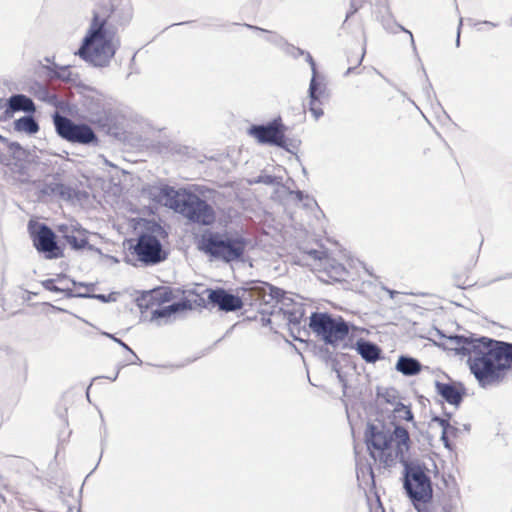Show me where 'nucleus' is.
I'll return each instance as SVG.
<instances>
[{
	"instance_id": "nucleus-17",
	"label": "nucleus",
	"mask_w": 512,
	"mask_h": 512,
	"mask_svg": "<svg viewBox=\"0 0 512 512\" xmlns=\"http://www.w3.org/2000/svg\"><path fill=\"white\" fill-rule=\"evenodd\" d=\"M7 111L33 114L36 106L33 100L24 94H13L7 100Z\"/></svg>"
},
{
	"instance_id": "nucleus-21",
	"label": "nucleus",
	"mask_w": 512,
	"mask_h": 512,
	"mask_svg": "<svg viewBox=\"0 0 512 512\" xmlns=\"http://www.w3.org/2000/svg\"><path fill=\"white\" fill-rule=\"evenodd\" d=\"M322 93L320 84L314 78H311L309 85V98H310V107L309 111L314 116L316 120H318L323 115V109L319 106V97Z\"/></svg>"
},
{
	"instance_id": "nucleus-32",
	"label": "nucleus",
	"mask_w": 512,
	"mask_h": 512,
	"mask_svg": "<svg viewBox=\"0 0 512 512\" xmlns=\"http://www.w3.org/2000/svg\"><path fill=\"white\" fill-rule=\"evenodd\" d=\"M394 412L397 413L398 417L403 420L411 421L413 419V414L410 408L403 403H398L394 409Z\"/></svg>"
},
{
	"instance_id": "nucleus-1",
	"label": "nucleus",
	"mask_w": 512,
	"mask_h": 512,
	"mask_svg": "<svg viewBox=\"0 0 512 512\" xmlns=\"http://www.w3.org/2000/svg\"><path fill=\"white\" fill-rule=\"evenodd\" d=\"M457 355L466 356L478 384L488 388L500 384L512 368V343L488 337L450 336Z\"/></svg>"
},
{
	"instance_id": "nucleus-33",
	"label": "nucleus",
	"mask_w": 512,
	"mask_h": 512,
	"mask_svg": "<svg viewBox=\"0 0 512 512\" xmlns=\"http://www.w3.org/2000/svg\"><path fill=\"white\" fill-rule=\"evenodd\" d=\"M53 196L54 197H58L61 200H66L67 201V200L72 199L73 190L69 186L60 183V185H59V187L57 189V192H55V194Z\"/></svg>"
},
{
	"instance_id": "nucleus-15",
	"label": "nucleus",
	"mask_w": 512,
	"mask_h": 512,
	"mask_svg": "<svg viewBox=\"0 0 512 512\" xmlns=\"http://www.w3.org/2000/svg\"><path fill=\"white\" fill-rule=\"evenodd\" d=\"M9 169L14 179L22 184H28L35 176L36 164L33 159L23 162H10Z\"/></svg>"
},
{
	"instance_id": "nucleus-3",
	"label": "nucleus",
	"mask_w": 512,
	"mask_h": 512,
	"mask_svg": "<svg viewBox=\"0 0 512 512\" xmlns=\"http://www.w3.org/2000/svg\"><path fill=\"white\" fill-rule=\"evenodd\" d=\"M120 46L115 33L107 27V21L94 13L89 29L75 55L97 68L109 66Z\"/></svg>"
},
{
	"instance_id": "nucleus-48",
	"label": "nucleus",
	"mask_w": 512,
	"mask_h": 512,
	"mask_svg": "<svg viewBox=\"0 0 512 512\" xmlns=\"http://www.w3.org/2000/svg\"><path fill=\"white\" fill-rule=\"evenodd\" d=\"M462 22H463V19L460 18L458 28H457V38H456V46L457 47H459V45H460V32H461Z\"/></svg>"
},
{
	"instance_id": "nucleus-54",
	"label": "nucleus",
	"mask_w": 512,
	"mask_h": 512,
	"mask_svg": "<svg viewBox=\"0 0 512 512\" xmlns=\"http://www.w3.org/2000/svg\"><path fill=\"white\" fill-rule=\"evenodd\" d=\"M355 67H349L347 69V71L345 72V76L349 75L350 73H352L354 71Z\"/></svg>"
},
{
	"instance_id": "nucleus-19",
	"label": "nucleus",
	"mask_w": 512,
	"mask_h": 512,
	"mask_svg": "<svg viewBox=\"0 0 512 512\" xmlns=\"http://www.w3.org/2000/svg\"><path fill=\"white\" fill-rule=\"evenodd\" d=\"M191 307L188 301L174 302L170 305L157 308L152 311V320L169 319L171 316L176 315L179 312L187 310Z\"/></svg>"
},
{
	"instance_id": "nucleus-28",
	"label": "nucleus",
	"mask_w": 512,
	"mask_h": 512,
	"mask_svg": "<svg viewBox=\"0 0 512 512\" xmlns=\"http://www.w3.org/2000/svg\"><path fill=\"white\" fill-rule=\"evenodd\" d=\"M8 152L12 157V162H23L33 159V154L23 148L18 142H8Z\"/></svg>"
},
{
	"instance_id": "nucleus-27",
	"label": "nucleus",
	"mask_w": 512,
	"mask_h": 512,
	"mask_svg": "<svg viewBox=\"0 0 512 512\" xmlns=\"http://www.w3.org/2000/svg\"><path fill=\"white\" fill-rule=\"evenodd\" d=\"M290 329L298 328L303 317L304 308L301 304H295L292 308L282 309Z\"/></svg>"
},
{
	"instance_id": "nucleus-29",
	"label": "nucleus",
	"mask_w": 512,
	"mask_h": 512,
	"mask_svg": "<svg viewBox=\"0 0 512 512\" xmlns=\"http://www.w3.org/2000/svg\"><path fill=\"white\" fill-rule=\"evenodd\" d=\"M382 26L387 32H389L391 34H396L398 31H403V32L407 33L409 35L410 43H411L413 50L414 51L416 50L414 37H413V34L411 33V31L407 30L406 28H404L402 25L398 24L394 20H382Z\"/></svg>"
},
{
	"instance_id": "nucleus-55",
	"label": "nucleus",
	"mask_w": 512,
	"mask_h": 512,
	"mask_svg": "<svg viewBox=\"0 0 512 512\" xmlns=\"http://www.w3.org/2000/svg\"><path fill=\"white\" fill-rule=\"evenodd\" d=\"M386 290H387V292L389 293V295H390V297H391V298H394V295L397 293V292H396V291H394V290H389V289H386Z\"/></svg>"
},
{
	"instance_id": "nucleus-2",
	"label": "nucleus",
	"mask_w": 512,
	"mask_h": 512,
	"mask_svg": "<svg viewBox=\"0 0 512 512\" xmlns=\"http://www.w3.org/2000/svg\"><path fill=\"white\" fill-rule=\"evenodd\" d=\"M151 195L156 202L182 215L191 223L211 226L216 221V212L212 205L185 188L175 189L162 185L154 188Z\"/></svg>"
},
{
	"instance_id": "nucleus-46",
	"label": "nucleus",
	"mask_w": 512,
	"mask_h": 512,
	"mask_svg": "<svg viewBox=\"0 0 512 512\" xmlns=\"http://www.w3.org/2000/svg\"><path fill=\"white\" fill-rule=\"evenodd\" d=\"M67 282H71L73 286L79 285V286H83V287H87V288H88V287H90V288H93V287H94V285H93V284H85V283H82V282L77 283L76 281H74V280H68L67 278H66V281H64V282H60V283H61V285H62V286H68V285H67Z\"/></svg>"
},
{
	"instance_id": "nucleus-60",
	"label": "nucleus",
	"mask_w": 512,
	"mask_h": 512,
	"mask_svg": "<svg viewBox=\"0 0 512 512\" xmlns=\"http://www.w3.org/2000/svg\"><path fill=\"white\" fill-rule=\"evenodd\" d=\"M445 512H449V511H447V510L445 509Z\"/></svg>"
},
{
	"instance_id": "nucleus-9",
	"label": "nucleus",
	"mask_w": 512,
	"mask_h": 512,
	"mask_svg": "<svg viewBox=\"0 0 512 512\" xmlns=\"http://www.w3.org/2000/svg\"><path fill=\"white\" fill-rule=\"evenodd\" d=\"M286 131L287 127L282 123L281 118L278 117L267 124L252 125L248 129V134L261 144L277 146L291 152L285 137Z\"/></svg>"
},
{
	"instance_id": "nucleus-4",
	"label": "nucleus",
	"mask_w": 512,
	"mask_h": 512,
	"mask_svg": "<svg viewBox=\"0 0 512 512\" xmlns=\"http://www.w3.org/2000/svg\"><path fill=\"white\" fill-rule=\"evenodd\" d=\"M248 240L237 233L206 230L200 236L197 247L211 259L224 263L243 260Z\"/></svg>"
},
{
	"instance_id": "nucleus-26",
	"label": "nucleus",
	"mask_w": 512,
	"mask_h": 512,
	"mask_svg": "<svg viewBox=\"0 0 512 512\" xmlns=\"http://www.w3.org/2000/svg\"><path fill=\"white\" fill-rule=\"evenodd\" d=\"M64 238L66 242L75 250H80L85 247L90 250L94 249L92 245H89L84 231L77 230L76 232L72 231L71 233L66 232L64 234Z\"/></svg>"
},
{
	"instance_id": "nucleus-7",
	"label": "nucleus",
	"mask_w": 512,
	"mask_h": 512,
	"mask_svg": "<svg viewBox=\"0 0 512 512\" xmlns=\"http://www.w3.org/2000/svg\"><path fill=\"white\" fill-rule=\"evenodd\" d=\"M53 122L57 134L64 140L81 144L96 145L98 137L94 130L85 123H75L70 118L55 113Z\"/></svg>"
},
{
	"instance_id": "nucleus-13",
	"label": "nucleus",
	"mask_w": 512,
	"mask_h": 512,
	"mask_svg": "<svg viewBox=\"0 0 512 512\" xmlns=\"http://www.w3.org/2000/svg\"><path fill=\"white\" fill-rule=\"evenodd\" d=\"M245 293L251 296V300L257 301L260 304L273 307L284 296V291L266 282L252 283L245 289Z\"/></svg>"
},
{
	"instance_id": "nucleus-35",
	"label": "nucleus",
	"mask_w": 512,
	"mask_h": 512,
	"mask_svg": "<svg viewBox=\"0 0 512 512\" xmlns=\"http://www.w3.org/2000/svg\"><path fill=\"white\" fill-rule=\"evenodd\" d=\"M280 180V178L273 175L261 174L253 181V183H261L265 185H278L280 183Z\"/></svg>"
},
{
	"instance_id": "nucleus-11",
	"label": "nucleus",
	"mask_w": 512,
	"mask_h": 512,
	"mask_svg": "<svg viewBox=\"0 0 512 512\" xmlns=\"http://www.w3.org/2000/svg\"><path fill=\"white\" fill-rule=\"evenodd\" d=\"M34 247L43 253L47 259H57L62 256L56 241V235L46 224H40L37 230L31 232Z\"/></svg>"
},
{
	"instance_id": "nucleus-61",
	"label": "nucleus",
	"mask_w": 512,
	"mask_h": 512,
	"mask_svg": "<svg viewBox=\"0 0 512 512\" xmlns=\"http://www.w3.org/2000/svg\"><path fill=\"white\" fill-rule=\"evenodd\" d=\"M511 23H512V18H511Z\"/></svg>"
},
{
	"instance_id": "nucleus-8",
	"label": "nucleus",
	"mask_w": 512,
	"mask_h": 512,
	"mask_svg": "<svg viewBox=\"0 0 512 512\" xmlns=\"http://www.w3.org/2000/svg\"><path fill=\"white\" fill-rule=\"evenodd\" d=\"M395 446H391L387 450H381L376 453L377 460L385 468H391L400 462L405 468V464H410L408 460V452L410 450V437L408 431L402 426L394 428Z\"/></svg>"
},
{
	"instance_id": "nucleus-39",
	"label": "nucleus",
	"mask_w": 512,
	"mask_h": 512,
	"mask_svg": "<svg viewBox=\"0 0 512 512\" xmlns=\"http://www.w3.org/2000/svg\"><path fill=\"white\" fill-rule=\"evenodd\" d=\"M305 57H306V61L309 63V65L311 67L312 78L317 80L316 79L317 78L316 64H315V61H314L313 57L311 56V54L309 52H306Z\"/></svg>"
},
{
	"instance_id": "nucleus-52",
	"label": "nucleus",
	"mask_w": 512,
	"mask_h": 512,
	"mask_svg": "<svg viewBox=\"0 0 512 512\" xmlns=\"http://www.w3.org/2000/svg\"><path fill=\"white\" fill-rule=\"evenodd\" d=\"M507 278H512V274H507L505 276L498 277L494 281H500V280L507 279Z\"/></svg>"
},
{
	"instance_id": "nucleus-20",
	"label": "nucleus",
	"mask_w": 512,
	"mask_h": 512,
	"mask_svg": "<svg viewBox=\"0 0 512 512\" xmlns=\"http://www.w3.org/2000/svg\"><path fill=\"white\" fill-rule=\"evenodd\" d=\"M395 369L405 376H414L420 373L422 365L416 358L402 355L398 358Z\"/></svg>"
},
{
	"instance_id": "nucleus-12",
	"label": "nucleus",
	"mask_w": 512,
	"mask_h": 512,
	"mask_svg": "<svg viewBox=\"0 0 512 512\" xmlns=\"http://www.w3.org/2000/svg\"><path fill=\"white\" fill-rule=\"evenodd\" d=\"M365 442L370 456L376 461V452L387 450L395 442L394 431L391 433L382 424H368L365 431Z\"/></svg>"
},
{
	"instance_id": "nucleus-53",
	"label": "nucleus",
	"mask_w": 512,
	"mask_h": 512,
	"mask_svg": "<svg viewBox=\"0 0 512 512\" xmlns=\"http://www.w3.org/2000/svg\"><path fill=\"white\" fill-rule=\"evenodd\" d=\"M118 374H119V370H117V372L112 377H106V378L110 379L111 381H115L118 377Z\"/></svg>"
},
{
	"instance_id": "nucleus-16",
	"label": "nucleus",
	"mask_w": 512,
	"mask_h": 512,
	"mask_svg": "<svg viewBox=\"0 0 512 512\" xmlns=\"http://www.w3.org/2000/svg\"><path fill=\"white\" fill-rule=\"evenodd\" d=\"M435 387L437 393L449 404L458 406L462 402L464 391L455 385L436 381Z\"/></svg>"
},
{
	"instance_id": "nucleus-6",
	"label": "nucleus",
	"mask_w": 512,
	"mask_h": 512,
	"mask_svg": "<svg viewBox=\"0 0 512 512\" xmlns=\"http://www.w3.org/2000/svg\"><path fill=\"white\" fill-rule=\"evenodd\" d=\"M309 327L326 344L336 345L343 341L348 333L349 326L341 317H332L328 313L313 312L309 317Z\"/></svg>"
},
{
	"instance_id": "nucleus-44",
	"label": "nucleus",
	"mask_w": 512,
	"mask_h": 512,
	"mask_svg": "<svg viewBox=\"0 0 512 512\" xmlns=\"http://www.w3.org/2000/svg\"><path fill=\"white\" fill-rule=\"evenodd\" d=\"M307 254L313 259L321 260L324 252L316 249H311L307 252Z\"/></svg>"
},
{
	"instance_id": "nucleus-51",
	"label": "nucleus",
	"mask_w": 512,
	"mask_h": 512,
	"mask_svg": "<svg viewBox=\"0 0 512 512\" xmlns=\"http://www.w3.org/2000/svg\"><path fill=\"white\" fill-rule=\"evenodd\" d=\"M481 23H482V24H485V25H488V26H490V27H496V26H497V24H496V23L491 22V21H483V22H481Z\"/></svg>"
},
{
	"instance_id": "nucleus-37",
	"label": "nucleus",
	"mask_w": 512,
	"mask_h": 512,
	"mask_svg": "<svg viewBox=\"0 0 512 512\" xmlns=\"http://www.w3.org/2000/svg\"><path fill=\"white\" fill-rule=\"evenodd\" d=\"M105 336L111 338L113 341H115L116 343H118L121 347H123L124 349H126L127 351H129L132 355V357H135V359L139 362V363H142V361L139 359V357L133 352V350L126 344L124 343L121 339H118L116 338L115 336L109 334V333H103Z\"/></svg>"
},
{
	"instance_id": "nucleus-30",
	"label": "nucleus",
	"mask_w": 512,
	"mask_h": 512,
	"mask_svg": "<svg viewBox=\"0 0 512 512\" xmlns=\"http://www.w3.org/2000/svg\"><path fill=\"white\" fill-rule=\"evenodd\" d=\"M245 26L247 28H249V29H252V30H255V31H261V32H265V33L269 34V36H267L265 39H266V41H268L270 43H273V44L278 45V46H280V45L285 43L284 38L281 35L277 34V33H273L271 31H268V30H265V29L260 28L258 26H253V25H250V24H246Z\"/></svg>"
},
{
	"instance_id": "nucleus-40",
	"label": "nucleus",
	"mask_w": 512,
	"mask_h": 512,
	"mask_svg": "<svg viewBox=\"0 0 512 512\" xmlns=\"http://www.w3.org/2000/svg\"><path fill=\"white\" fill-rule=\"evenodd\" d=\"M75 297H79V298H95V299H99L101 301H106V296L103 295V294H88V293H76Z\"/></svg>"
},
{
	"instance_id": "nucleus-10",
	"label": "nucleus",
	"mask_w": 512,
	"mask_h": 512,
	"mask_svg": "<svg viewBox=\"0 0 512 512\" xmlns=\"http://www.w3.org/2000/svg\"><path fill=\"white\" fill-rule=\"evenodd\" d=\"M134 254L138 260L145 265H155L167 258L160 240L151 234L144 233L138 237L133 247Z\"/></svg>"
},
{
	"instance_id": "nucleus-14",
	"label": "nucleus",
	"mask_w": 512,
	"mask_h": 512,
	"mask_svg": "<svg viewBox=\"0 0 512 512\" xmlns=\"http://www.w3.org/2000/svg\"><path fill=\"white\" fill-rule=\"evenodd\" d=\"M208 300L213 306H216L219 310L225 312L240 310L244 304L241 297L234 295L223 288L208 290Z\"/></svg>"
},
{
	"instance_id": "nucleus-43",
	"label": "nucleus",
	"mask_w": 512,
	"mask_h": 512,
	"mask_svg": "<svg viewBox=\"0 0 512 512\" xmlns=\"http://www.w3.org/2000/svg\"><path fill=\"white\" fill-rule=\"evenodd\" d=\"M333 273L336 277H344L347 272L343 265L338 264L337 266L333 267Z\"/></svg>"
},
{
	"instance_id": "nucleus-49",
	"label": "nucleus",
	"mask_w": 512,
	"mask_h": 512,
	"mask_svg": "<svg viewBox=\"0 0 512 512\" xmlns=\"http://www.w3.org/2000/svg\"><path fill=\"white\" fill-rule=\"evenodd\" d=\"M69 71L67 68H64L57 74V77L63 80H68Z\"/></svg>"
},
{
	"instance_id": "nucleus-57",
	"label": "nucleus",
	"mask_w": 512,
	"mask_h": 512,
	"mask_svg": "<svg viewBox=\"0 0 512 512\" xmlns=\"http://www.w3.org/2000/svg\"><path fill=\"white\" fill-rule=\"evenodd\" d=\"M0 141L6 143L8 145V142H10L8 139L0 135Z\"/></svg>"
},
{
	"instance_id": "nucleus-34",
	"label": "nucleus",
	"mask_w": 512,
	"mask_h": 512,
	"mask_svg": "<svg viewBox=\"0 0 512 512\" xmlns=\"http://www.w3.org/2000/svg\"><path fill=\"white\" fill-rule=\"evenodd\" d=\"M59 185H60V182H57L55 180L46 181V182H44L43 186L41 187L40 192L46 196H53L55 194V192H57Z\"/></svg>"
},
{
	"instance_id": "nucleus-36",
	"label": "nucleus",
	"mask_w": 512,
	"mask_h": 512,
	"mask_svg": "<svg viewBox=\"0 0 512 512\" xmlns=\"http://www.w3.org/2000/svg\"><path fill=\"white\" fill-rule=\"evenodd\" d=\"M364 7V0H350V9L346 15V19H349L352 15H354L359 9Z\"/></svg>"
},
{
	"instance_id": "nucleus-56",
	"label": "nucleus",
	"mask_w": 512,
	"mask_h": 512,
	"mask_svg": "<svg viewBox=\"0 0 512 512\" xmlns=\"http://www.w3.org/2000/svg\"><path fill=\"white\" fill-rule=\"evenodd\" d=\"M364 55H365V48H363V51H362L361 57H360V59L358 61V64H361V62H362V60L364 58Z\"/></svg>"
},
{
	"instance_id": "nucleus-5",
	"label": "nucleus",
	"mask_w": 512,
	"mask_h": 512,
	"mask_svg": "<svg viewBox=\"0 0 512 512\" xmlns=\"http://www.w3.org/2000/svg\"><path fill=\"white\" fill-rule=\"evenodd\" d=\"M403 488L414 508L418 512H422V507L429 503L433 497L429 469L418 462L405 464Z\"/></svg>"
},
{
	"instance_id": "nucleus-50",
	"label": "nucleus",
	"mask_w": 512,
	"mask_h": 512,
	"mask_svg": "<svg viewBox=\"0 0 512 512\" xmlns=\"http://www.w3.org/2000/svg\"><path fill=\"white\" fill-rule=\"evenodd\" d=\"M431 91H432L431 84H429L426 88H424V93L427 96V98H430Z\"/></svg>"
},
{
	"instance_id": "nucleus-58",
	"label": "nucleus",
	"mask_w": 512,
	"mask_h": 512,
	"mask_svg": "<svg viewBox=\"0 0 512 512\" xmlns=\"http://www.w3.org/2000/svg\"><path fill=\"white\" fill-rule=\"evenodd\" d=\"M129 364H140L136 359L135 357L132 358V360H129L128 362Z\"/></svg>"
},
{
	"instance_id": "nucleus-24",
	"label": "nucleus",
	"mask_w": 512,
	"mask_h": 512,
	"mask_svg": "<svg viewBox=\"0 0 512 512\" xmlns=\"http://www.w3.org/2000/svg\"><path fill=\"white\" fill-rule=\"evenodd\" d=\"M111 14L112 17L115 20H117L119 24H127L132 19L133 15V8L131 2L129 0H125L122 2L120 7H114L112 5Z\"/></svg>"
},
{
	"instance_id": "nucleus-47",
	"label": "nucleus",
	"mask_w": 512,
	"mask_h": 512,
	"mask_svg": "<svg viewBox=\"0 0 512 512\" xmlns=\"http://www.w3.org/2000/svg\"><path fill=\"white\" fill-rule=\"evenodd\" d=\"M290 195H294L297 201L301 202L304 198H308L307 195L304 194V192L297 190V191H290Z\"/></svg>"
},
{
	"instance_id": "nucleus-23",
	"label": "nucleus",
	"mask_w": 512,
	"mask_h": 512,
	"mask_svg": "<svg viewBox=\"0 0 512 512\" xmlns=\"http://www.w3.org/2000/svg\"><path fill=\"white\" fill-rule=\"evenodd\" d=\"M14 130L24 132L28 135L36 134L39 131V124L35 118L29 114L16 119L13 123Z\"/></svg>"
},
{
	"instance_id": "nucleus-22",
	"label": "nucleus",
	"mask_w": 512,
	"mask_h": 512,
	"mask_svg": "<svg viewBox=\"0 0 512 512\" xmlns=\"http://www.w3.org/2000/svg\"><path fill=\"white\" fill-rule=\"evenodd\" d=\"M29 92L40 101L46 102L51 105H55L57 103L56 94L51 92L49 88L44 84L34 82L30 86Z\"/></svg>"
},
{
	"instance_id": "nucleus-41",
	"label": "nucleus",
	"mask_w": 512,
	"mask_h": 512,
	"mask_svg": "<svg viewBox=\"0 0 512 512\" xmlns=\"http://www.w3.org/2000/svg\"><path fill=\"white\" fill-rule=\"evenodd\" d=\"M288 52L291 53L294 57H299V56H305L306 54V51L298 48V47H295L293 45H288Z\"/></svg>"
},
{
	"instance_id": "nucleus-18",
	"label": "nucleus",
	"mask_w": 512,
	"mask_h": 512,
	"mask_svg": "<svg viewBox=\"0 0 512 512\" xmlns=\"http://www.w3.org/2000/svg\"><path fill=\"white\" fill-rule=\"evenodd\" d=\"M356 350L368 363H375L381 356V349L379 346L364 339H360L356 342Z\"/></svg>"
},
{
	"instance_id": "nucleus-25",
	"label": "nucleus",
	"mask_w": 512,
	"mask_h": 512,
	"mask_svg": "<svg viewBox=\"0 0 512 512\" xmlns=\"http://www.w3.org/2000/svg\"><path fill=\"white\" fill-rule=\"evenodd\" d=\"M66 281L65 275H58L57 278L46 279L41 282L42 286L49 291L64 293L67 298L75 297L76 293L72 291L69 286H57L56 282H64Z\"/></svg>"
},
{
	"instance_id": "nucleus-42",
	"label": "nucleus",
	"mask_w": 512,
	"mask_h": 512,
	"mask_svg": "<svg viewBox=\"0 0 512 512\" xmlns=\"http://www.w3.org/2000/svg\"><path fill=\"white\" fill-rule=\"evenodd\" d=\"M449 433L455 434L456 431H453V430H443L442 434H441V440L443 441L444 446L446 448H450V442H449V439H448V434Z\"/></svg>"
},
{
	"instance_id": "nucleus-45",
	"label": "nucleus",
	"mask_w": 512,
	"mask_h": 512,
	"mask_svg": "<svg viewBox=\"0 0 512 512\" xmlns=\"http://www.w3.org/2000/svg\"><path fill=\"white\" fill-rule=\"evenodd\" d=\"M366 3L371 6H387V0H364V5Z\"/></svg>"
},
{
	"instance_id": "nucleus-38",
	"label": "nucleus",
	"mask_w": 512,
	"mask_h": 512,
	"mask_svg": "<svg viewBox=\"0 0 512 512\" xmlns=\"http://www.w3.org/2000/svg\"><path fill=\"white\" fill-rule=\"evenodd\" d=\"M433 422H436L439 424V426H441L442 428V431L443 430H453V431H457V429L455 427H453L452 425H450L449 423V420L448 419H444V418H441V417H434L432 419Z\"/></svg>"
},
{
	"instance_id": "nucleus-31",
	"label": "nucleus",
	"mask_w": 512,
	"mask_h": 512,
	"mask_svg": "<svg viewBox=\"0 0 512 512\" xmlns=\"http://www.w3.org/2000/svg\"><path fill=\"white\" fill-rule=\"evenodd\" d=\"M150 297L159 303H165L172 299V292L167 289H155L150 292Z\"/></svg>"
},
{
	"instance_id": "nucleus-59",
	"label": "nucleus",
	"mask_w": 512,
	"mask_h": 512,
	"mask_svg": "<svg viewBox=\"0 0 512 512\" xmlns=\"http://www.w3.org/2000/svg\"><path fill=\"white\" fill-rule=\"evenodd\" d=\"M59 230H60L61 232H64V226H60V227H59Z\"/></svg>"
}]
</instances>
